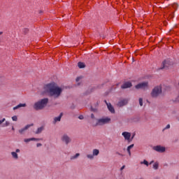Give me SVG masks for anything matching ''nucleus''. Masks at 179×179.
Instances as JSON below:
<instances>
[{"label":"nucleus","instance_id":"nucleus-1","mask_svg":"<svg viewBox=\"0 0 179 179\" xmlns=\"http://www.w3.org/2000/svg\"><path fill=\"white\" fill-rule=\"evenodd\" d=\"M44 90H64V87H58V85L55 82H51L44 85ZM65 89H69V87H65Z\"/></svg>","mask_w":179,"mask_h":179},{"label":"nucleus","instance_id":"nucleus-2","mask_svg":"<svg viewBox=\"0 0 179 179\" xmlns=\"http://www.w3.org/2000/svg\"><path fill=\"white\" fill-rule=\"evenodd\" d=\"M47 104H48V99L45 98L35 103L34 105V108L36 110H43V108H44Z\"/></svg>","mask_w":179,"mask_h":179},{"label":"nucleus","instance_id":"nucleus-3","mask_svg":"<svg viewBox=\"0 0 179 179\" xmlns=\"http://www.w3.org/2000/svg\"><path fill=\"white\" fill-rule=\"evenodd\" d=\"M111 122V118L108 117H101L99 119H96V122L93 124V127H103V125H106V124H110Z\"/></svg>","mask_w":179,"mask_h":179},{"label":"nucleus","instance_id":"nucleus-4","mask_svg":"<svg viewBox=\"0 0 179 179\" xmlns=\"http://www.w3.org/2000/svg\"><path fill=\"white\" fill-rule=\"evenodd\" d=\"M45 93L48 96H49V97L57 99L61 96L62 90H47Z\"/></svg>","mask_w":179,"mask_h":179},{"label":"nucleus","instance_id":"nucleus-5","mask_svg":"<svg viewBox=\"0 0 179 179\" xmlns=\"http://www.w3.org/2000/svg\"><path fill=\"white\" fill-rule=\"evenodd\" d=\"M148 87H149V82L148 81L141 82L135 85V88L137 89V90L148 89Z\"/></svg>","mask_w":179,"mask_h":179},{"label":"nucleus","instance_id":"nucleus-6","mask_svg":"<svg viewBox=\"0 0 179 179\" xmlns=\"http://www.w3.org/2000/svg\"><path fill=\"white\" fill-rule=\"evenodd\" d=\"M61 141L65 145H69V143L72 142V138H71L68 134H64L61 136Z\"/></svg>","mask_w":179,"mask_h":179},{"label":"nucleus","instance_id":"nucleus-7","mask_svg":"<svg viewBox=\"0 0 179 179\" xmlns=\"http://www.w3.org/2000/svg\"><path fill=\"white\" fill-rule=\"evenodd\" d=\"M162 65L163 67L161 68V69H164V68H169V66L174 65V62H173V59H166L163 62Z\"/></svg>","mask_w":179,"mask_h":179},{"label":"nucleus","instance_id":"nucleus-8","mask_svg":"<svg viewBox=\"0 0 179 179\" xmlns=\"http://www.w3.org/2000/svg\"><path fill=\"white\" fill-rule=\"evenodd\" d=\"M169 89H170V86L169 85H162V84H159L158 85H156L153 90H169Z\"/></svg>","mask_w":179,"mask_h":179},{"label":"nucleus","instance_id":"nucleus-9","mask_svg":"<svg viewBox=\"0 0 179 179\" xmlns=\"http://www.w3.org/2000/svg\"><path fill=\"white\" fill-rule=\"evenodd\" d=\"M152 97H160V96H164V93L162 90H152L151 92Z\"/></svg>","mask_w":179,"mask_h":179},{"label":"nucleus","instance_id":"nucleus-10","mask_svg":"<svg viewBox=\"0 0 179 179\" xmlns=\"http://www.w3.org/2000/svg\"><path fill=\"white\" fill-rule=\"evenodd\" d=\"M153 150L158 152V153H164L166 152V148L162 145H157L152 148Z\"/></svg>","mask_w":179,"mask_h":179},{"label":"nucleus","instance_id":"nucleus-11","mask_svg":"<svg viewBox=\"0 0 179 179\" xmlns=\"http://www.w3.org/2000/svg\"><path fill=\"white\" fill-rule=\"evenodd\" d=\"M122 135L125 141L127 142H132V139H131V133L128 131H124L122 133Z\"/></svg>","mask_w":179,"mask_h":179},{"label":"nucleus","instance_id":"nucleus-12","mask_svg":"<svg viewBox=\"0 0 179 179\" xmlns=\"http://www.w3.org/2000/svg\"><path fill=\"white\" fill-rule=\"evenodd\" d=\"M128 104V99H120L118 103H117V107H124V106H127Z\"/></svg>","mask_w":179,"mask_h":179},{"label":"nucleus","instance_id":"nucleus-13","mask_svg":"<svg viewBox=\"0 0 179 179\" xmlns=\"http://www.w3.org/2000/svg\"><path fill=\"white\" fill-rule=\"evenodd\" d=\"M104 101H105L110 113H111L112 114H115V109H114V106L113 105H111L110 103H108L107 101L105 100Z\"/></svg>","mask_w":179,"mask_h":179},{"label":"nucleus","instance_id":"nucleus-14","mask_svg":"<svg viewBox=\"0 0 179 179\" xmlns=\"http://www.w3.org/2000/svg\"><path fill=\"white\" fill-rule=\"evenodd\" d=\"M129 87H132V83L130 81H126L121 85V89H129Z\"/></svg>","mask_w":179,"mask_h":179},{"label":"nucleus","instance_id":"nucleus-15","mask_svg":"<svg viewBox=\"0 0 179 179\" xmlns=\"http://www.w3.org/2000/svg\"><path fill=\"white\" fill-rule=\"evenodd\" d=\"M33 125H34V124H27L24 128L20 129L18 131V132L22 135V134H24V132H26V131H27L28 128H30V127H33Z\"/></svg>","mask_w":179,"mask_h":179},{"label":"nucleus","instance_id":"nucleus-16","mask_svg":"<svg viewBox=\"0 0 179 179\" xmlns=\"http://www.w3.org/2000/svg\"><path fill=\"white\" fill-rule=\"evenodd\" d=\"M62 113H60V115L58 117H55L53 124H57V122H59V121H61V118H62Z\"/></svg>","mask_w":179,"mask_h":179},{"label":"nucleus","instance_id":"nucleus-17","mask_svg":"<svg viewBox=\"0 0 179 179\" xmlns=\"http://www.w3.org/2000/svg\"><path fill=\"white\" fill-rule=\"evenodd\" d=\"M31 141H36V142H38V141H40V138H25L24 140V142H26V143H27L29 142H31Z\"/></svg>","mask_w":179,"mask_h":179},{"label":"nucleus","instance_id":"nucleus-18","mask_svg":"<svg viewBox=\"0 0 179 179\" xmlns=\"http://www.w3.org/2000/svg\"><path fill=\"white\" fill-rule=\"evenodd\" d=\"M22 107H26V103H20L17 106L13 108V110H17Z\"/></svg>","mask_w":179,"mask_h":179},{"label":"nucleus","instance_id":"nucleus-19","mask_svg":"<svg viewBox=\"0 0 179 179\" xmlns=\"http://www.w3.org/2000/svg\"><path fill=\"white\" fill-rule=\"evenodd\" d=\"M43 131H44V127H38L36 131L35 132V134L36 135H38V134H41V132H43Z\"/></svg>","mask_w":179,"mask_h":179},{"label":"nucleus","instance_id":"nucleus-20","mask_svg":"<svg viewBox=\"0 0 179 179\" xmlns=\"http://www.w3.org/2000/svg\"><path fill=\"white\" fill-rule=\"evenodd\" d=\"M78 68H80V69L85 68L86 65L85 64V63L82 62H79L78 63Z\"/></svg>","mask_w":179,"mask_h":179},{"label":"nucleus","instance_id":"nucleus-21","mask_svg":"<svg viewBox=\"0 0 179 179\" xmlns=\"http://www.w3.org/2000/svg\"><path fill=\"white\" fill-rule=\"evenodd\" d=\"M100 153V150H97V149H94L92 150V155L93 156H99V154Z\"/></svg>","mask_w":179,"mask_h":179},{"label":"nucleus","instance_id":"nucleus-22","mask_svg":"<svg viewBox=\"0 0 179 179\" xmlns=\"http://www.w3.org/2000/svg\"><path fill=\"white\" fill-rule=\"evenodd\" d=\"M11 156H13V159H15V160H17L19 159V156L17 155V153H16L15 152H12Z\"/></svg>","mask_w":179,"mask_h":179},{"label":"nucleus","instance_id":"nucleus-23","mask_svg":"<svg viewBox=\"0 0 179 179\" xmlns=\"http://www.w3.org/2000/svg\"><path fill=\"white\" fill-rule=\"evenodd\" d=\"M134 145L131 144L127 147V152H128L129 156H131V149H132V148H134Z\"/></svg>","mask_w":179,"mask_h":179},{"label":"nucleus","instance_id":"nucleus-24","mask_svg":"<svg viewBox=\"0 0 179 179\" xmlns=\"http://www.w3.org/2000/svg\"><path fill=\"white\" fill-rule=\"evenodd\" d=\"M80 156V153H76L75 155L71 157V160H75V159H78Z\"/></svg>","mask_w":179,"mask_h":179},{"label":"nucleus","instance_id":"nucleus-25","mask_svg":"<svg viewBox=\"0 0 179 179\" xmlns=\"http://www.w3.org/2000/svg\"><path fill=\"white\" fill-rule=\"evenodd\" d=\"M87 158L90 160H93V159H94V156L93 155V154H87Z\"/></svg>","mask_w":179,"mask_h":179},{"label":"nucleus","instance_id":"nucleus-26","mask_svg":"<svg viewBox=\"0 0 179 179\" xmlns=\"http://www.w3.org/2000/svg\"><path fill=\"white\" fill-rule=\"evenodd\" d=\"M153 169H154V170H158L159 169V162H155L153 164Z\"/></svg>","mask_w":179,"mask_h":179},{"label":"nucleus","instance_id":"nucleus-27","mask_svg":"<svg viewBox=\"0 0 179 179\" xmlns=\"http://www.w3.org/2000/svg\"><path fill=\"white\" fill-rule=\"evenodd\" d=\"M141 164H145V166H147V167L149 166V162L145 159H144L143 162H141Z\"/></svg>","mask_w":179,"mask_h":179},{"label":"nucleus","instance_id":"nucleus-28","mask_svg":"<svg viewBox=\"0 0 179 179\" xmlns=\"http://www.w3.org/2000/svg\"><path fill=\"white\" fill-rule=\"evenodd\" d=\"M139 105L141 106V107L143 106V99L142 98L139 99Z\"/></svg>","mask_w":179,"mask_h":179},{"label":"nucleus","instance_id":"nucleus-29","mask_svg":"<svg viewBox=\"0 0 179 179\" xmlns=\"http://www.w3.org/2000/svg\"><path fill=\"white\" fill-rule=\"evenodd\" d=\"M166 129H170V124H167L165 128L163 129V132L166 131Z\"/></svg>","mask_w":179,"mask_h":179},{"label":"nucleus","instance_id":"nucleus-30","mask_svg":"<svg viewBox=\"0 0 179 179\" xmlns=\"http://www.w3.org/2000/svg\"><path fill=\"white\" fill-rule=\"evenodd\" d=\"M10 124V123L9 122L6 121V123L3 124L2 127H9Z\"/></svg>","mask_w":179,"mask_h":179},{"label":"nucleus","instance_id":"nucleus-31","mask_svg":"<svg viewBox=\"0 0 179 179\" xmlns=\"http://www.w3.org/2000/svg\"><path fill=\"white\" fill-rule=\"evenodd\" d=\"M83 76H79V77H77L76 79V82H79V80H80V79H83Z\"/></svg>","mask_w":179,"mask_h":179},{"label":"nucleus","instance_id":"nucleus-32","mask_svg":"<svg viewBox=\"0 0 179 179\" xmlns=\"http://www.w3.org/2000/svg\"><path fill=\"white\" fill-rule=\"evenodd\" d=\"M12 120H13V121H17V116H16V115L13 116Z\"/></svg>","mask_w":179,"mask_h":179},{"label":"nucleus","instance_id":"nucleus-33","mask_svg":"<svg viewBox=\"0 0 179 179\" xmlns=\"http://www.w3.org/2000/svg\"><path fill=\"white\" fill-rule=\"evenodd\" d=\"M5 121H6L5 118H3L1 120H0V125L1 124H3V122H5Z\"/></svg>","mask_w":179,"mask_h":179},{"label":"nucleus","instance_id":"nucleus-34","mask_svg":"<svg viewBox=\"0 0 179 179\" xmlns=\"http://www.w3.org/2000/svg\"><path fill=\"white\" fill-rule=\"evenodd\" d=\"M91 118H92V120H94V118H95L94 114H93V113L91 114Z\"/></svg>","mask_w":179,"mask_h":179},{"label":"nucleus","instance_id":"nucleus-35","mask_svg":"<svg viewBox=\"0 0 179 179\" xmlns=\"http://www.w3.org/2000/svg\"><path fill=\"white\" fill-rule=\"evenodd\" d=\"M78 118H79V120H83V115H80L79 117H78Z\"/></svg>","mask_w":179,"mask_h":179},{"label":"nucleus","instance_id":"nucleus-36","mask_svg":"<svg viewBox=\"0 0 179 179\" xmlns=\"http://www.w3.org/2000/svg\"><path fill=\"white\" fill-rule=\"evenodd\" d=\"M125 169V165L122 166L120 169L121 171H122V170H124Z\"/></svg>","mask_w":179,"mask_h":179},{"label":"nucleus","instance_id":"nucleus-37","mask_svg":"<svg viewBox=\"0 0 179 179\" xmlns=\"http://www.w3.org/2000/svg\"><path fill=\"white\" fill-rule=\"evenodd\" d=\"M36 146H37V148H40V146H42V144L41 143H37Z\"/></svg>","mask_w":179,"mask_h":179},{"label":"nucleus","instance_id":"nucleus-38","mask_svg":"<svg viewBox=\"0 0 179 179\" xmlns=\"http://www.w3.org/2000/svg\"><path fill=\"white\" fill-rule=\"evenodd\" d=\"M20 150L17 149V150H15V153H20Z\"/></svg>","mask_w":179,"mask_h":179},{"label":"nucleus","instance_id":"nucleus-39","mask_svg":"<svg viewBox=\"0 0 179 179\" xmlns=\"http://www.w3.org/2000/svg\"><path fill=\"white\" fill-rule=\"evenodd\" d=\"M134 137H135V134H134V135L131 136V141L134 139Z\"/></svg>","mask_w":179,"mask_h":179},{"label":"nucleus","instance_id":"nucleus-40","mask_svg":"<svg viewBox=\"0 0 179 179\" xmlns=\"http://www.w3.org/2000/svg\"><path fill=\"white\" fill-rule=\"evenodd\" d=\"M154 162H155V161H151V162H150V164H153Z\"/></svg>","mask_w":179,"mask_h":179},{"label":"nucleus","instance_id":"nucleus-41","mask_svg":"<svg viewBox=\"0 0 179 179\" xmlns=\"http://www.w3.org/2000/svg\"><path fill=\"white\" fill-rule=\"evenodd\" d=\"M24 31L28 32V31H29V29H24Z\"/></svg>","mask_w":179,"mask_h":179},{"label":"nucleus","instance_id":"nucleus-42","mask_svg":"<svg viewBox=\"0 0 179 179\" xmlns=\"http://www.w3.org/2000/svg\"><path fill=\"white\" fill-rule=\"evenodd\" d=\"M1 34H3V31H0V36H1Z\"/></svg>","mask_w":179,"mask_h":179},{"label":"nucleus","instance_id":"nucleus-43","mask_svg":"<svg viewBox=\"0 0 179 179\" xmlns=\"http://www.w3.org/2000/svg\"><path fill=\"white\" fill-rule=\"evenodd\" d=\"M92 111H96V110H95V109H94V108H92Z\"/></svg>","mask_w":179,"mask_h":179},{"label":"nucleus","instance_id":"nucleus-44","mask_svg":"<svg viewBox=\"0 0 179 179\" xmlns=\"http://www.w3.org/2000/svg\"><path fill=\"white\" fill-rule=\"evenodd\" d=\"M12 129H13V131H15V128L14 127H12Z\"/></svg>","mask_w":179,"mask_h":179},{"label":"nucleus","instance_id":"nucleus-45","mask_svg":"<svg viewBox=\"0 0 179 179\" xmlns=\"http://www.w3.org/2000/svg\"><path fill=\"white\" fill-rule=\"evenodd\" d=\"M175 6H178V4H175Z\"/></svg>","mask_w":179,"mask_h":179},{"label":"nucleus","instance_id":"nucleus-46","mask_svg":"<svg viewBox=\"0 0 179 179\" xmlns=\"http://www.w3.org/2000/svg\"><path fill=\"white\" fill-rule=\"evenodd\" d=\"M0 79H1V76H0Z\"/></svg>","mask_w":179,"mask_h":179}]
</instances>
